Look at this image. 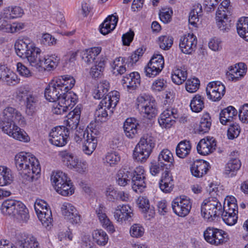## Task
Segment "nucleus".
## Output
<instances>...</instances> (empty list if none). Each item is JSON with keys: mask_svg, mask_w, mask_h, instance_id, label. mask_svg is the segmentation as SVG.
Returning a JSON list of instances; mask_svg holds the SVG:
<instances>
[{"mask_svg": "<svg viewBox=\"0 0 248 248\" xmlns=\"http://www.w3.org/2000/svg\"><path fill=\"white\" fill-rule=\"evenodd\" d=\"M205 240L209 244L218 246L229 240V235L224 231L209 227L203 232Z\"/></svg>", "mask_w": 248, "mask_h": 248, "instance_id": "f8f14e48", "label": "nucleus"}, {"mask_svg": "<svg viewBox=\"0 0 248 248\" xmlns=\"http://www.w3.org/2000/svg\"><path fill=\"white\" fill-rule=\"evenodd\" d=\"M173 42V38L170 36L163 35L158 38V44L159 47L163 50L169 49L171 47Z\"/></svg>", "mask_w": 248, "mask_h": 248, "instance_id": "3c124183", "label": "nucleus"}, {"mask_svg": "<svg viewBox=\"0 0 248 248\" xmlns=\"http://www.w3.org/2000/svg\"><path fill=\"white\" fill-rule=\"evenodd\" d=\"M148 63L162 70L164 66V57L161 54H154Z\"/></svg>", "mask_w": 248, "mask_h": 248, "instance_id": "6e6d98bb", "label": "nucleus"}, {"mask_svg": "<svg viewBox=\"0 0 248 248\" xmlns=\"http://www.w3.org/2000/svg\"><path fill=\"white\" fill-rule=\"evenodd\" d=\"M21 248H39L36 238L32 236H28L21 244Z\"/></svg>", "mask_w": 248, "mask_h": 248, "instance_id": "13d9d810", "label": "nucleus"}, {"mask_svg": "<svg viewBox=\"0 0 248 248\" xmlns=\"http://www.w3.org/2000/svg\"><path fill=\"white\" fill-rule=\"evenodd\" d=\"M221 215L223 220L228 225L232 226L237 222L238 217L235 213L222 211Z\"/></svg>", "mask_w": 248, "mask_h": 248, "instance_id": "09e8293b", "label": "nucleus"}, {"mask_svg": "<svg viewBox=\"0 0 248 248\" xmlns=\"http://www.w3.org/2000/svg\"><path fill=\"white\" fill-rule=\"evenodd\" d=\"M119 93L116 91L110 92V93L104 98L100 102L96 109L94 116L95 120L98 122H105L108 117L107 109L112 112L113 109L116 107L119 100Z\"/></svg>", "mask_w": 248, "mask_h": 248, "instance_id": "6e6552de", "label": "nucleus"}, {"mask_svg": "<svg viewBox=\"0 0 248 248\" xmlns=\"http://www.w3.org/2000/svg\"><path fill=\"white\" fill-rule=\"evenodd\" d=\"M11 170L5 166H0V186L10 184L13 180Z\"/></svg>", "mask_w": 248, "mask_h": 248, "instance_id": "4c0bfd02", "label": "nucleus"}, {"mask_svg": "<svg viewBox=\"0 0 248 248\" xmlns=\"http://www.w3.org/2000/svg\"><path fill=\"white\" fill-rule=\"evenodd\" d=\"M201 211L202 216L205 219L212 221L221 215L223 208L221 202L217 198L210 197L203 201Z\"/></svg>", "mask_w": 248, "mask_h": 248, "instance_id": "1a4fd4ad", "label": "nucleus"}, {"mask_svg": "<svg viewBox=\"0 0 248 248\" xmlns=\"http://www.w3.org/2000/svg\"><path fill=\"white\" fill-rule=\"evenodd\" d=\"M99 221L102 227L110 232H113L115 231L114 227L112 222L107 217V215L101 216L98 217Z\"/></svg>", "mask_w": 248, "mask_h": 248, "instance_id": "e2e57ef3", "label": "nucleus"}, {"mask_svg": "<svg viewBox=\"0 0 248 248\" xmlns=\"http://www.w3.org/2000/svg\"><path fill=\"white\" fill-rule=\"evenodd\" d=\"M70 133V130L65 126L55 127L49 133V141L56 146H64L67 142Z\"/></svg>", "mask_w": 248, "mask_h": 248, "instance_id": "ddd939ff", "label": "nucleus"}, {"mask_svg": "<svg viewBox=\"0 0 248 248\" xmlns=\"http://www.w3.org/2000/svg\"><path fill=\"white\" fill-rule=\"evenodd\" d=\"M34 210L36 214H40L41 212L50 210L48 208L47 203L44 200L37 199L34 203Z\"/></svg>", "mask_w": 248, "mask_h": 248, "instance_id": "338daca9", "label": "nucleus"}, {"mask_svg": "<svg viewBox=\"0 0 248 248\" xmlns=\"http://www.w3.org/2000/svg\"><path fill=\"white\" fill-rule=\"evenodd\" d=\"M1 212L5 215L15 217L20 222L26 223L29 219V211L21 202L13 199H7L2 203Z\"/></svg>", "mask_w": 248, "mask_h": 248, "instance_id": "423d86ee", "label": "nucleus"}, {"mask_svg": "<svg viewBox=\"0 0 248 248\" xmlns=\"http://www.w3.org/2000/svg\"><path fill=\"white\" fill-rule=\"evenodd\" d=\"M80 114V107L78 105L66 116L67 119L64 121V124L65 127L70 130V133L73 129L77 128L79 122Z\"/></svg>", "mask_w": 248, "mask_h": 248, "instance_id": "393cba45", "label": "nucleus"}, {"mask_svg": "<svg viewBox=\"0 0 248 248\" xmlns=\"http://www.w3.org/2000/svg\"><path fill=\"white\" fill-rule=\"evenodd\" d=\"M178 117L176 109L167 108L160 114L158 118V123L163 128H170L175 123V119Z\"/></svg>", "mask_w": 248, "mask_h": 248, "instance_id": "dca6fc26", "label": "nucleus"}, {"mask_svg": "<svg viewBox=\"0 0 248 248\" xmlns=\"http://www.w3.org/2000/svg\"><path fill=\"white\" fill-rule=\"evenodd\" d=\"M209 168V164L207 161L202 159L196 160L191 164L190 171L193 176L200 178L207 173Z\"/></svg>", "mask_w": 248, "mask_h": 248, "instance_id": "5701e85b", "label": "nucleus"}, {"mask_svg": "<svg viewBox=\"0 0 248 248\" xmlns=\"http://www.w3.org/2000/svg\"><path fill=\"white\" fill-rule=\"evenodd\" d=\"M216 141L213 137H208L202 139L197 146L198 153L203 155H208L216 149Z\"/></svg>", "mask_w": 248, "mask_h": 248, "instance_id": "aec40b11", "label": "nucleus"}, {"mask_svg": "<svg viewBox=\"0 0 248 248\" xmlns=\"http://www.w3.org/2000/svg\"><path fill=\"white\" fill-rule=\"evenodd\" d=\"M1 81L8 85L14 86L19 83L20 79L15 72L10 70Z\"/></svg>", "mask_w": 248, "mask_h": 248, "instance_id": "864d4df0", "label": "nucleus"}, {"mask_svg": "<svg viewBox=\"0 0 248 248\" xmlns=\"http://www.w3.org/2000/svg\"><path fill=\"white\" fill-rule=\"evenodd\" d=\"M173 160L172 153L167 149L162 150L158 156V162L160 163L162 167H165L167 163L172 164Z\"/></svg>", "mask_w": 248, "mask_h": 248, "instance_id": "a19ab883", "label": "nucleus"}, {"mask_svg": "<svg viewBox=\"0 0 248 248\" xmlns=\"http://www.w3.org/2000/svg\"><path fill=\"white\" fill-rule=\"evenodd\" d=\"M144 233V229L140 224H133L130 228V233L133 237H140L143 235Z\"/></svg>", "mask_w": 248, "mask_h": 248, "instance_id": "0e129e2a", "label": "nucleus"}, {"mask_svg": "<svg viewBox=\"0 0 248 248\" xmlns=\"http://www.w3.org/2000/svg\"><path fill=\"white\" fill-rule=\"evenodd\" d=\"M230 1L229 0H224L220 4L217 12L216 15H218L220 17L221 16H230V12L229 7L230 6Z\"/></svg>", "mask_w": 248, "mask_h": 248, "instance_id": "bf43d9fd", "label": "nucleus"}, {"mask_svg": "<svg viewBox=\"0 0 248 248\" xmlns=\"http://www.w3.org/2000/svg\"><path fill=\"white\" fill-rule=\"evenodd\" d=\"M204 98L203 96L197 94L191 101L190 107L192 111L199 112L204 107Z\"/></svg>", "mask_w": 248, "mask_h": 248, "instance_id": "ea45409f", "label": "nucleus"}, {"mask_svg": "<svg viewBox=\"0 0 248 248\" xmlns=\"http://www.w3.org/2000/svg\"><path fill=\"white\" fill-rule=\"evenodd\" d=\"M39 102V97L37 93L32 92L24 102L26 107V113L32 116L36 111Z\"/></svg>", "mask_w": 248, "mask_h": 248, "instance_id": "c85d7f7f", "label": "nucleus"}, {"mask_svg": "<svg viewBox=\"0 0 248 248\" xmlns=\"http://www.w3.org/2000/svg\"><path fill=\"white\" fill-rule=\"evenodd\" d=\"M77 95L73 92H70L62 95H58V98L54 102L52 111L56 114H62L69 108H71L77 103ZM54 102V101H52Z\"/></svg>", "mask_w": 248, "mask_h": 248, "instance_id": "9b49d317", "label": "nucleus"}, {"mask_svg": "<svg viewBox=\"0 0 248 248\" xmlns=\"http://www.w3.org/2000/svg\"><path fill=\"white\" fill-rule=\"evenodd\" d=\"M102 48L100 46L93 47L86 49L82 55V59L87 64L95 62L97 56L100 53Z\"/></svg>", "mask_w": 248, "mask_h": 248, "instance_id": "473e14b6", "label": "nucleus"}, {"mask_svg": "<svg viewBox=\"0 0 248 248\" xmlns=\"http://www.w3.org/2000/svg\"><path fill=\"white\" fill-rule=\"evenodd\" d=\"M211 125V118L208 114H205L201 119L199 131L202 133H206L210 130Z\"/></svg>", "mask_w": 248, "mask_h": 248, "instance_id": "de8ad7c7", "label": "nucleus"}, {"mask_svg": "<svg viewBox=\"0 0 248 248\" xmlns=\"http://www.w3.org/2000/svg\"><path fill=\"white\" fill-rule=\"evenodd\" d=\"M75 80L70 76H63L61 78L53 79L46 88L45 96L49 101H54L58 95H62L69 92L74 86Z\"/></svg>", "mask_w": 248, "mask_h": 248, "instance_id": "39448f33", "label": "nucleus"}, {"mask_svg": "<svg viewBox=\"0 0 248 248\" xmlns=\"http://www.w3.org/2000/svg\"><path fill=\"white\" fill-rule=\"evenodd\" d=\"M15 48L19 57L27 59L30 64L36 68L43 67L47 71L53 70L60 60L56 54L47 55L41 59V49L36 47L28 38L18 39L15 43Z\"/></svg>", "mask_w": 248, "mask_h": 248, "instance_id": "f257e3e1", "label": "nucleus"}, {"mask_svg": "<svg viewBox=\"0 0 248 248\" xmlns=\"http://www.w3.org/2000/svg\"><path fill=\"white\" fill-rule=\"evenodd\" d=\"M237 112L232 106H229L222 110L220 113L219 120L220 123L224 125L232 121L233 118L236 116Z\"/></svg>", "mask_w": 248, "mask_h": 248, "instance_id": "2f4dec72", "label": "nucleus"}, {"mask_svg": "<svg viewBox=\"0 0 248 248\" xmlns=\"http://www.w3.org/2000/svg\"><path fill=\"white\" fill-rule=\"evenodd\" d=\"M155 146L154 137L148 134L143 135L134 150V159L139 162H145L149 157Z\"/></svg>", "mask_w": 248, "mask_h": 248, "instance_id": "0eeeda50", "label": "nucleus"}, {"mask_svg": "<svg viewBox=\"0 0 248 248\" xmlns=\"http://www.w3.org/2000/svg\"><path fill=\"white\" fill-rule=\"evenodd\" d=\"M241 166L240 160L237 158H231L226 164L224 174L227 177L235 176Z\"/></svg>", "mask_w": 248, "mask_h": 248, "instance_id": "cd10ccee", "label": "nucleus"}, {"mask_svg": "<svg viewBox=\"0 0 248 248\" xmlns=\"http://www.w3.org/2000/svg\"><path fill=\"white\" fill-rule=\"evenodd\" d=\"M92 235L94 241L100 246H105L108 242V236L106 232L102 230L94 231Z\"/></svg>", "mask_w": 248, "mask_h": 248, "instance_id": "79ce46f5", "label": "nucleus"}, {"mask_svg": "<svg viewBox=\"0 0 248 248\" xmlns=\"http://www.w3.org/2000/svg\"><path fill=\"white\" fill-rule=\"evenodd\" d=\"M139 110L147 118L150 119L157 114V105L155 99L146 94H140L137 99Z\"/></svg>", "mask_w": 248, "mask_h": 248, "instance_id": "9d476101", "label": "nucleus"}, {"mask_svg": "<svg viewBox=\"0 0 248 248\" xmlns=\"http://www.w3.org/2000/svg\"><path fill=\"white\" fill-rule=\"evenodd\" d=\"M247 72L246 65L242 62L231 66L229 71L226 73V76L229 80L236 81L244 77Z\"/></svg>", "mask_w": 248, "mask_h": 248, "instance_id": "4be33fe9", "label": "nucleus"}, {"mask_svg": "<svg viewBox=\"0 0 248 248\" xmlns=\"http://www.w3.org/2000/svg\"><path fill=\"white\" fill-rule=\"evenodd\" d=\"M120 159L121 157L117 153L108 152L104 159V162L106 166L114 167L118 164Z\"/></svg>", "mask_w": 248, "mask_h": 248, "instance_id": "c03bdc74", "label": "nucleus"}, {"mask_svg": "<svg viewBox=\"0 0 248 248\" xmlns=\"http://www.w3.org/2000/svg\"><path fill=\"white\" fill-rule=\"evenodd\" d=\"M236 200L234 197H228L225 199L223 207V211L238 213L237 205L236 203Z\"/></svg>", "mask_w": 248, "mask_h": 248, "instance_id": "37998d69", "label": "nucleus"}, {"mask_svg": "<svg viewBox=\"0 0 248 248\" xmlns=\"http://www.w3.org/2000/svg\"><path fill=\"white\" fill-rule=\"evenodd\" d=\"M206 92L209 99L219 101L225 94V87L219 81L210 82L206 87Z\"/></svg>", "mask_w": 248, "mask_h": 248, "instance_id": "2eb2a0df", "label": "nucleus"}, {"mask_svg": "<svg viewBox=\"0 0 248 248\" xmlns=\"http://www.w3.org/2000/svg\"><path fill=\"white\" fill-rule=\"evenodd\" d=\"M200 81L197 78L188 79L186 83L185 87L186 90L190 93L196 92L199 89Z\"/></svg>", "mask_w": 248, "mask_h": 248, "instance_id": "5fc2aeb1", "label": "nucleus"}, {"mask_svg": "<svg viewBox=\"0 0 248 248\" xmlns=\"http://www.w3.org/2000/svg\"><path fill=\"white\" fill-rule=\"evenodd\" d=\"M172 10L169 8H163L160 10L159 14V18L164 23L170 22L171 19Z\"/></svg>", "mask_w": 248, "mask_h": 248, "instance_id": "052dcab7", "label": "nucleus"}, {"mask_svg": "<svg viewBox=\"0 0 248 248\" xmlns=\"http://www.w3.org/2000/svg\"><path fill=\"white\" fill-rule=\"evenodd\" d=\"M57 192L63 196H68L72 195L74 192V189L73 187L71 180L66 183Z\"/></svg>", "mask_w": 248, "mask_h": 248, "instance_id": "4d7b16f0", "label": "nucleus"}, {"mask_svg": "<svg viewBox=\"0 0 248 248\" xmlns=\"http://www.w3.org/2000/svg\"><path fill=\"white\" fill-rule=\"evenodd\" d=\"M109 89V83L107 80H103L97 86V88L95 89L93 93V96L95 99H100L101 98H104L106 96L110 93H108L107 95L106 94Z\"/></svg>", "mask_w": 248, "mask_h": 248, "instance_id": "e433bc0d", "label": "nucleus"}, {"mask_svg": "<svg viewBox=\"0 0 248 248\" xmlns=\"http://www.w3.org/2000/svg\"><path fill=\"white\" fill-rule=\"evenodd\" d=\"M145 173L144 168L139 166L134 170L129 168H123L120 169L116 176L117 184L124 186L131 182L133 190L141 193L146 187Z\"/></svg>", "mask_w": 248, "mask_h": 248, "instance_id": "7ed1b4c3", "label": "nucleus"}, {"mask_svg": "<svg viewBox=\"0 0 248 248\" xmlns=\"http://www.w3.org/2000/svg\"><path fill=\"white\" fill-rule=\"evenodd\" d=\"M221 16L220 17L218 15H216L217 26L221 31H227L231 27L230 20H229L228 16Z\"/></svg>", "mask_w": 248, "mask_h": 248, "instance_id": "603ef678", "label": "nucleus"}, {"mask_svg": "<svg viewBox=\"0 0 248 248\" xmlns=\"http://www.w3.org/2000/svg\"><path fill=\"white\" fill-rule=\"evenodd\" d=\"M237 31L239 36L248 42V17H242L238 21Z\"/></svg>", "mask_w": 248, "mask_h": 248, "instance_id": "c9c22d12", "label": "nucleus"}, {"mask_svg": "<svg viewBox=\"0 0 248 248\" xmlns=\"http://www.w3.org/2000/svg\"><path fill=\"white\" fill-rule=\"evenodd\" d=\"M134 216L133 209L127 204L118 205L113 212L114 218L118 222L122 223L124 222H130Z\"/></svg>", "mask_w": 248, "mask_h": 248, "instance_id": "f3484780", "label": "nucleus"}, {"mask_svg": "<svg viewBox=\"0 0 248 248\" xmlns=\"http://www.w3.org/2000/svg\"><path fill=\"white\" fill-rule=\"evenodd\" d=\"M191 150V145L188 140L180 141L176 148V154L178 157L184 158L190 153Z\"/></svg>", "mask_w": 248, "mask_h": 248, "instance_id": "f704fd0d", "label": "nucleus"}, {"mask_svg": "<svg viewBox=\"0 0 248 248\" xmlns=\"http://www.w3.org/2000/svg\"><path fill=\"white\" fill-rule=\"evenodd\" d=\"M32 92L29 90V87L26 86H21L16 89L15 97L19 102H24Z\"/></svg>", "mask_w": 248, "mask_h": 248, "instance_id": "a18cd8bd", "label": "nucleus"}, {"mask_svg": "<svg viewBox=\"0 0 248 248\" xmlns=\"http://www.w3.org/2000/svg\"><path fill=\"white\" fill-rule=\"evenodd\" d=\"M197 44L196 36L193 34L188 33L181 38L179 46L182 52L190 54L195 51Z\"/></svg>", "mask_w": 248, "mask_h": 248, "instance_id": "6ab92c4d", "label": "nucleus"}, {"mask_svg": "<svg viewBox=\"0 0 248 248\" xmlns=\"http://www.w3.org/2000/svg\"><path fill=\"white\" fill-rule=\"evenodd\" d=\"M50 179L56 191L70 180L67 174L61 171H53L51 175Z\"/></svg>", "mask_w": 248, "mask_h": 248, "instance_id": "7c9ffc66", "label": "nucleus"}, {"mask_svg": "<svg viewBox=\"0 0 248 248\" xmlns=\"http://www.w3.org/2000/svg\"><path fill=\"white\" fill-rule=\"evenodd\" d=\"M0 119V128L4 133L20 141L28 142L30 140L25 131L17 126L26 124L25 119L19 111L12 107H6L2 111Z\"/></svg>", "mask_w": 248, "mask_h": 248, "instance_id": "f03ea898", "label": "nucleus"}, {"mask_svg": "<svg viewBox=\"0 0 248 248\" xmlns=\"http://www.w3.org/2000/svg\"><path fill=\"white\" fill-rule=\"evenodd\" d=\"M140 74L134 72L126 75L123 77L121 83L124 88L128 91L135 90L140 84Z\"/></svg>", "mask_w": 248, "mask_h": 248, "instance_id": "b1692460", "label": "nucleus"}, {"mask_svg": "<svg viewBox=\"0 0 248 248\" xmlns=\"http://www.w3.org/2000/svg\"><path fill=\"white\" fill-rule=\"evenodd\" d=\"M139 124L137 120L134 118L126 119L124 124V130L126 137L134 139L138 133Z\"/></svg>", "mask_w": 248, "mask_h": 248, "instance_id": "a878e982", "label": "nucleus"}, {"mask_svg": "<svg viewBox=\"0 0 248 248\" xmlns=\"http://www.w3.org/2000/svg\"><path fill=\"white\" fill-rule=\"evenodd\" d=\"M159 186L161 190L165 193H169L172 191L174 186L173 180L169 171L165 170L163 173Z\"/></svg>", "mask_w": 248, "mask_h": 248, "instance_id": "bb28decb", "label": "nucleus"}, {"mask_svg": "<svg viewBox=\"0 0 248 248\" xmlns=\"http://www.w3.org/2000/svg\"><path fill=\"white\" fill-rule=\"evenodd\" d=\"M187 73L186 68L181 67L173 71L171 74L173 82L177 85L182 84L187 78Z\"/></svg>", "mask_w": 248, "mask_h": 248, "instance_id": "58836bf2", "label": "nucleus"}, {"mask_svg": "<svg viewBox=\"0 0 248 248\" xmlns=\"http://www.w3.org/2000/svg\"><path fill=\"white\" fill-rule=\"evenodd\" d=\"M171 207L177 216L185 217L189 214L191 209L192 202L189 197L182 195L173 200Z\"/></svg>", "mask_w": 248, "mask_h": 248, "instance_id": "4468645a", "label": "nucleus"}, {"mask_svg": "<svg viewBox=\"0 0 248 248\" xmlns=\"http://www.w3.org/2000/svg\"><path fill=\"white\" fill-rule=\"evenodd\" d=\"M105 64L104 61H96L95 64L91 68L90 75L94 78H99L104 71Z\"/></svg>", "mask_w": 248, "mask_h": 248, "instance_id": "8fccbe9b", "label": "nucleus"}, {"mask_svg": "<svg viewBox=\"0 0 248 248\" xmlns=\"http://www.w3.org/2000/svg\"><path fill=\"white\" fill-rule=\"evenodd\" d=\"M61 212L64 219L72 224H77L81 222V216L72 204L66 202L62 203Z\"/></svg>", "mask_w": 248, "mask_h": 248, "instance_id": "a211bd4d", "label": "nucleus"}, {"mask_svg": "<svg viewBox=\"0 0 248 248\" xmlns=\"http://www.w3.org/2000/svg\"><path fill=\"white\" fill-rule=\"evenodd\" d=\"M239 117L244 123H248V104H245L240 107L239 110Z\"/></svg>", "mask_w": 248, "mask_h": 248, "instance_id": "774afa93", "label": "nucleus"}, {"mask_svg": "<svg viewBox=\"0 0 248 248\" xmlns=\"http://www.w3.org/2000/svg\"><path fill=\"white\" fill-rule=\"evenodd\" d=\"M15 163L19 174L27 181H32L41 171L38 160L29 153L20 152L15 156Z\"/></svg>", "mask_w": 248, "mask_h": 248, "instance_id": "20e7f679", "label": "nucleus"}, {"mask_svg": "<svg viewBox=\"0 0 248 248\" xmlns=\"http://www.w3.org/2000/svg\"><path fill=\"white\" fill-rule=\"evenodd\" d=\"M118 21V17L117 16H108L100 26L101 33L106 35L113 31L115 28Z\"/></svg>", "mask_w": 248, "mask_h": 248, "instance_id": "c756f323", "label": "nucleus"}, {"mask_svg": "<svg viewBox=\"0 0 248 248\" xmlns=\"http://www.w3.org/2000/svg\"><path fill=\"white\" fill-rule=\"evenodd\" d=\"M59 156L64 165L70 169L74 168L78 160L77 156L66 151H62L59 152Z\"/></svg>", "mask_w": 248, "mask_h": 248, "instance_id": "72a5a7b5", "label": "nucleus"}, {"mask_svg": "<svg viewBox=\"0 0 248 248\" xmlns=\"http://www.w3.org/2000/svg\"><path fill=\"white\" fill-rule=\"evenodd\" d=\"M167 86L166 80L163 78H158L153 82L151 89L155 92H160L165 90Z\"/></svg>", "mask_w": 248, "mask_h": 248, "instance_id": "680f3d73", "label": "nucleus"}, {"mask_svg": "<svg viewBox=\"0 0 248 248\" xmlns=\"http://www.w3.org/2000/svg\"><path fill=\"white\" fill-rule=\"evenodd\" d=\"M37 217L41 222L42 225L46 228L50 227L52 225L53 218L51 210L41 212L37 214Z\"/></svg>", "mask_w": 248, "mask_h": 248, "instance_id": "49530a36", "label": "nucleus"}, {"mask_svg": "<svg viewBox=\"0 0 248 248\" xmlns=\"http://www.w3.org/2000/svg\"><path fill=\"white\" fill-rule=\"evenodd\" d=\"M161 71V68H157L152 65H151L149 63H148V65L144 68L145 75L149 78H154L158 75Z\"/></svg>", "mask_w": 248, "mask_h": 248, "instance_id": "69168bd1", "label": "nucleus"}, {"mask_svg": "<svg viewBox=\"0 0 248 248\" xmlns=\"http://www.w3.org/2000/svg\"><path fill=\"white\" fill-rule=\"evenodd\" d=\"M99 134L96 129L91 130L87 134L83 145V151L87 155H91L95 149L97 144V136Z\"/></svg>", "mask_w": 248, "mask_h": 248, "instance_id": "412c9836", "label": "nucleus"}]
</instances>
